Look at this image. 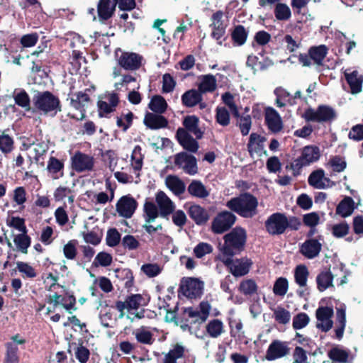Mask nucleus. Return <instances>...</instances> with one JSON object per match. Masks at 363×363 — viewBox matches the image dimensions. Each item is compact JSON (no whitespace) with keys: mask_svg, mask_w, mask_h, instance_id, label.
<instances>
[{"mask_svg":"<svg viewBox=\"0 0 363 363\" xmlns=\"http://www.w3.org/2000/svg\"><path fill=\"white\" fill-rule=\"evenodd\" d=\"M47 302L50 304H53L54 308L61 304L69 313H72V310L76 311V297L74 295L64 296L55 293L52 296H48Z\"/></svg>","mask_w":363,"mask_h":363,"instance_id":"18","label":"nucleus"},{"mask_svg":"<svg viewBox=\"0 0 363 363\" xmlns=\"http://www.w3.org/2000/svg\"><path fill=\"white\" fill-rule=\"evenodd\" d=\"M349 230V225L346 222H342L332 227V234L335 238H343L348 234Z\"/></svg>","mask_w":363,"mask_h":363,"instance_id":"64","label":"nucleus"},{"mask_svg":"<svg viewBox=\"0 0 363 363\" xmlns=\"http://www.w3.org/2000/svg\"><path fill=\"white\" fill-rule=\"evenodd\" d=\"M165 183L167 186L177 196H179L185 191L186 186L184 182L177 176H167Z\"/></svg>","mask_w":363,"mask_h":363,"instance_id":"33","label":"nucleus"},{"mask_svg":"<svg viewBox=\"0 0 363 363\" xmlns=\"http://www.w3.org/2000/svg\"><path fill=\"white\" fill-rule=\"evenodd\" d=\"M309 316L306 313H299L293 318V328L294 330H300L305 328L309 323Z\"/></svg>","mask_w":363,"mask_h":363,"instance_id":"59","label":"nucleus"},{"mask_svg":"<svg viewBox=\"0 0 363 363\" xmlns=\"http://www.w3.org/2000/svg\"><path fill=\"white\" fill-rule=\"evenodd\" d=\"M118 1V0H99L97 13L100 21H107L113 16Z\"/></svg>","mask_w":363,"mask_h":363,"instance_id":"23","label":"nucleus"},{"mask_svg":"<svg viewBox=\"0 0 363 363\" xmlns=\"http://www.w3.org/2000/svg\"><path fill=\"white\" fill-rule=\"evenodd\" d=\"M328 164L333 167V171L337 172H343L347 167L345 160L339 155L331 157Z\"/></svg>","mask_w":363,"mask_h":363,"instance_id":"63","label":"nucleus"},{"mask_svg":"<svg viewBox=\"0 0 363 363\" xmlns=\"http://www.w3.org/2000/svg\"><path fill=\"white\" fill-rule=\"evenodd\" d=\"M174 163L179 168L189 175H194L198 172L197 160L195 156L186 152H180L174 155Z\"/></svg>","mask_w":363,"mask_h":363,"instance_id":"5","label":"nucleus"},{"mask_svg":"<svg viewBox=\"0 0 363 363\" xmlns=\"http://www.w3.org/2000/svg\"><path fill=\"white\" fill-rule=\"evenodd\" d=\"M211 310V305L208 301H201L199 305V310L192 307L185 308L184 314L188 317H199L201 322H206Z\"/></svg>","mask_w":363,"mask_h":363,"instance_id":"24","label":"nucleus"},{"mask_svg":"<svg viewBox=\"0 0 363 363\" xmlns=\"http://www.w3.org/2000/svg\"><path fill=\"white\" fill-rule=\"evenodd\" d=\"M187 213L190 218L199 226L206 225L210 219L209 211L199 204L190 206Z\"/></svg>","mask_w":363,"mask_h":363,"instance_id":"20","label":"nucleus"},{"mask_svg":"<svg viewBox=\"0 0 363 363\" xmlns=\"http://www.w3.org/2000/svg\"><path fill=\"white\" fill-rule=\"evenodd\" d=\"M306 122L330 123L337 118L335 109L328 105H319L316 109L306 108L302 116Z\"/></svg>","mask_w":363,"mask_h":363,"instance_id":"3","label":"nucleus"},{"mask_svg":"<svg viewBox=\"0 0 363 363\" xmlns=\"http://www.w3.org/2000/svg\"><path fill=\"white\" fill-rule=\"evenodd\" d=\"M333 313V309L330 307H319L315 311V315L317 320L320 323H317L316 328L325 333L329 331L333 325V322L331 320Z\"/></svg>","mask_w":363,"mask_h":363,"instance_id":"14","label":"nucleus"},{"mask_svg":"<svg viewBox=\"0 0 363 363\" xmlns=\"http://www.w3.org/2000/svg\"><path fill=\"white\" fill-rule=\"evenodd\" d=\"M286 225V216L281 213L272 214L265 222L267 231L272 235L283 234Z\"/></svg>","mask_w":363,"mask_h":363,"instance_id":"9","label":"nucleus"},{"mask_svg":"<svg viewBox=\"0 0 363 363\" xmlns=\"http://www.w3.org/2000/svg\"><path fill=\"white\" fill-rule=\"evenodd\" d=\"M34 106L45 114L56 115L62 111V104L57 96L49 91H38L33 99Z\"/></svg>","mask_w":363,"mask_h":363,"instance_id":"1","label":"nucleus"},{"mask_svg":"<svg viewBox=\"0 0 363 363\" xmlns=\"http://www.w3.org/2000/svg\"><path fill=\"white\" fill-rule=\"evenodd\" d=\"M148 107L154 113L163 114L167 111V103L163 96L155 95L152 97Z\"/></svg>","mask_w":363,"mask_h":363,"instance_id":"39","label":"nucleus"},{"mask_svg":"<svg viewBox=\"0 0 363 363\" xmlns=\"http://www.w3.org/2000/svg\"><path fill=\"white\" fill-rule=\"evenodd\" d=\"M236 216L231 212L224 211L218 213L211 223V231L215 234H222L228 231L235 223Z\"/></svg>","mask_w":363,"mask_h":363,"instance_id":"4","label":"nucleus"},{"mask_svg":"<svg viewBox=\"0 0 363 363\" xmlns=\"http://www.w3.org/2000/svg\"><path fill=\"white\" fill-rule=\"evenodd\" d=\"M247 38V32L244 26L241 25L235 26L231 33V38L235 45L238 46L243 45L246 42Z\"/></svg>","mask_w":363,"mask_h":363,"instance_id":"45","label":"nucleus"},{"mask_svg":"<svg viewBox=\"0 0 363 363\" xmlns=\"http://www.w3.org/2000/svg\"><path fill=\"white\" fill-rule=\"evenodd\" d=\"M82 340H79L77 347L75 348V357L80 363H86L90 357V351L83 345Z\"/></svg>","mask_w":363,"mask_h":363,"instance_id":"53","label":"nucleus"},{"mask_svg":"<svg viewBox=\"0 0 363 363\" xmlns=\"http://www.w3.org/2000/svg\"><path fill=\"white\" fill-rule=\"evenodd\" d=\"M14 101L16 104L26 110H29L30 108V99L28 93L25 90H21L20 92L16 94L14 96Z\"/></svg>","mask_w":363,"mask_h":363,"instance_id":"57","label":"nucleus"},{"mask_svg":"<svg viewBox=\"0 0 363 363\" xmlns=\"http://www.w3.org/2000/svg\"><path fill=\"white\" fill-rule=\"evenodd\" d=\"M333 274L330 269L320 272L316 277L317 289L319 291H324L328 288L333 286Z\"/></svg>","mask_w":363,"mask_h":363,"instance_id":"30","label":"nucleus"},{"mask_svg":"<svg viewBox=\"0 0 363 363\" xmlns=\"http://www.w3.org/2000/svg\"><path fill=\"white\" fill-rule=\"evenodd\" d=\"M134 118L133 113L129 111L127 113L116 117V125L123 132H126L132 126Z\"/></svg>","mask_w":363,"mask_h":363,"instance_id":"50","label":"nucleus"},{"mask_svg":"<svg viewBox=\"0 0 363 363\" xmlns=\"http://www.w3.org/2000/svg\"><path fill=\"white\" fill-rule=\"evenodd\" d=\"M180 289L184 296L189 298H196L203 294V282L197 278H183Z\"/></svg>","mask_w":363,"mask_h":363,"instance_id":"6","label":"nucleus"},{"mask_svg":"<svg viewBox=\"0 0 363 363\" xmlns=\"http://www.w3.org/2000/svg\"><path fill=\"white\" fill-rule=\"evenodd\" d=\"M328 356L334 362L347 363L348 362L350 352L348 350L335 346L328 352Z\"/></svg>","mask_w":363,"mask_h":363,"instance_id":"38","label":"nucleus"},{"mask_svg":"<svg viewBox=\"0 0 363 363\" xmlns=\"http://www.w3.org/2000/svg\"><path fill=\"white\" fill-rule=\"evenodd\" d=\"M143 123L149 129L158 130L167 128L169 122L162 114L147 112L143 119Z\"/></svg>","mask_w":363,"mask_h":363,"instance_id":"21","label":"nucleus"},{"mask_svg":"<svg viewBox=\"0 0 363 363\" xmlns=\"http://www.w3.org/2000/svg\"><path fill=\"white\" fill-rule=\"evenodd\" d=\"M14 149V140L4 130L0 135V150L4 154L11 153Z\"/></svg>","mask_w":363,"mask_h":363,"instance_id":"49","label":"nucleus"},{"mask_svg":"<svg viewBox=\"0 0 363 363\" xmlns=\"http://www.w3.org/2000/svg\"><path fill=\"white\" fill-rule=\"evenodd\" d=\"M148 301L140 294H130L127 296L124 301H117L116 302V308L120 312V316L124 315V310L128 311L132 310H138L140 306H147Z\"/></svg>","mask_w":363,"mask_h":363,"instance_id":"8","label":"nucleus"},{"mask_svg":"<svg viewBox=\"0 0 363 363\" xmlns=\"http://www.w3.org/2000/svg\"><path fill=\"white\" fill-rule=\"evenodd\" d=\"M206 330L211 337L216 338L223 332V322L219 319L211 320L206 325Z\"/></svg>","mask_w":363,"mask_h":363,"instance_id":"44","label":"nucleus"},{"mask_svg":"<svg viewBox=\"0 0 363 363\" xmlns=\"http://www.w3.org/2000/svg\"><path fill=\"white\" fill-rule=\"evenodd\" d=\"M216 118L218 123L223 126H227L230 123V113L225 107L216 108Z\"/></svg>","mask_w":363,"mask_h":363,"instance_id":"60","label":"nucleus"},{"mask_svg":"<svg viewBox=\"0 0 363 363\" xmlns=\"http://www.w3.org/2000/svg\"><path fill=\"white\" fill-rule=\"evenodd\" d=\"M223 262L235 277H241L248 273V267L246 264L241 263L238 259L234 261L232 257L223 259Z\"/></svg>","mask_w":363,"mask_h":363,"instance_id":"27","label":"nucleus"},{"mask_svg":"<svg viewBox=\"0 0 363 363\" xmlns=\"http://www.w3.org/2000/svg\"><path fill=\"white\" fill-rule=\"evenodd\" d=\"M354 209V200L350 196H346L337 206L336 213L346 218L353 213Z\"/></svg>","mask_w":363,"mask_h":363,"instance_id":"34","label":"nucleus"},{"mask_svg":"<svg viewBox=\"0 0 363 363\" xmlns=\"http://www.w3.org/2000/svg\"><path fill=\"white\" fill-rule=\"evenodd\" d=\"M13 201L20 206V210L24 208V203L27 201V192L23 186H18L13 190Z\"/></svg>","mask_w":363,"mask_h":363,"instance_id":"54","label":"nucleus"},{"mask_svg":"<svg viewBox=\"0 0 363 363\" xmlns=\"http://www.w3.org/2000/svg\"><path fill=\"white\" fill-rule=\"evenodd\" d=\"M188 192L193 196L203 199L208 196L209 193L201 182L193 180L188 186Z\"/></svg>","mask_w":363,"mask_h":363,"instance_id":"41","label":"nucleus"},{"mask_svg":"<svg viewBox=\"0 0 363 363\" xmlns=\"http://www.w3.org/2000/svg\"><path fill=\"white\" fill-rule=\"evenodd\" d=\"M203 100V94L198 90L191 89L182 95V103L184 106L191 108Z\"/></svg>","mask_w":363,"mask_h":363,"instance_id":"28","label":"nucleus"},{"mask_svg":"<svg viewBox=\"0 0 363 363\" xmlns=\"http://www.w3.org/2000/svg\"><path fill=\"white\" fill-rule=\"evenodd\" d=\"M289 289V282L285 277H279L274 284L273 292L275 295L284 296Z\"/></svg>","mask_w":363,"mask_h":363,"instance_id":"55","label":"nucleus"},{"mask_svg":"<svg viewBox=\"0 0 363 363\" xmlns=\"http://www.w3.org/2000/svg\"><path fill=\"white\" fill-rule=\"evenodd\" d=\"M116 207L120 216L130 218L138 207V202L132 196L125 195L118 199Z\"/></svg>","mask_w":363,"mask_h":363,"instance_id":"12","label":"nucleus"},{"mask_svg":"<svg viewBox=\"0 0 363 363\" xmlns=\"http://www.w3.org/2000/svg\"><path fill=\"white\" fill-rule=\"evenodd\" d=\"M145 220L147 223L153 222L159 216L160 211L157 206L150 201L144 205Z\"/></svg>","mask_w":363,"mask_h":363,"instance_id":"48","label":"nucleus"},{"mask_svg":"<svg viewBox=\"0 0 363 363\" xmlns=\"http://www.w3.org/2000/svg\"><path fill=\"white\" fill-rule=\"evenodd\" d=\"M213 246L207 242H201L194 248V255L196 258L201 259L205 255L213 252Z\"/></svg>","mask_w":363,"mask_h":363,"instance_id":"56","label":"nucleus"},{"mask_svg":"<svg viewBox=\"0 0 363 363\" xmlns=\"http://www.w3.org/2000/svg\"><path fill=\"white\" fill-rule=\"evenodd\" d=\"M106 98L109 104L101 100L97 102L99 116L100 118L106 117L107 114L113 112L120 101L118 94L115 92L108 94Z\"/></svg>","mask_w":363,"mask_h":363,"instance_id":"19","label":"nucleus"},{"mask_svg":"<svg viewBox=\"0 0 363 363\" xmlns=\"http://www.w3.org/2000/svg\"><path fill=\"white\" fill-rule=\"evenodd\" d=\"M175 137L179 144L186 151L193 153L198 151L199 147L198 142L183 128L177 129Z\"/></svg>","mask_w":363,"mask_h":363,"instance_id":"16","label":"nucleus"},{"mask_svg":"<svg viewBox=\"0 0 363 363\" xmlns=\"http://www.w3.org/2000/svg\"><path fill=\"white\" fill-rule=\"evenodd\" d=\"M91 91L90 89H86L84 92L79 91L75 94L76 99H71V105L81 112H85V106L91 101L87 92Z\"/></svg>","mask_w":363,"mask_h":363,"instance_id":"31","label":"nucleus"},{"mask_svg":"<svg viewBox=\"0 0 363 363\" xmlns=\"http://www.w3.org/2000/svg\"><path fill=\"white\" fill-rule=\"evenodd\" d=\"M265 124L272 133H278L283 129V122L279 113L272 107L265 108Z\"/></svg>","mask_w":363,"mask_h":363,"instance_id":"15","label":"nucleus"},{"mask_svg":"<svg viewBox=\"0 0 363 363\" xmlns=\"http://www.w3.org/2000/svg\"><path fill=\"white\" fill-rule=\"evenodd\" d=\"M322 235H318L316 239H306L300 246V252L307 259H314L318 257L322 250Z\"/></svg>","mask_w":363,"mask_h":363,"instance_id":"13","label":"nucleus"},{"mask_svg":"<svg viewBox=\"0 0 363 363\" xmlns=\"http://www.w3.org/2000/svg\"><path fill=\"white\" fill-rule=\"evenodd\" d=\"M5 354L3 363H20L19 350L13 343H5Z\"/></svg>","mask_w":363,"mask_h":363,"instance_id":"37","label":"nucleus"},{"mask_svg":"<svg viewBox=\"0 0 363 363\" xmlns=\"http://www.w3.org/2000/svg\"><path fill=\"white\" fill-rule=\"evenodd\" d=\"M328 48L325 45L312 46L308 50V54L312 60L317 65H322L323 62L328 54Z\"/></svg>","mask_w":363,"mask_h":363,"instance_id":"35","label":"nucleus"},{"mask_svg":"<svg viewBox=\"0 0 363 363\" xmlns=\"http://www.w3.org/2000/svg\"><path fill=\"white\" fill-rule=\"evenodd\" d=\"M184 129L188 133H191L196 136V139H201L203 132L199 128V118L195 115L186 116L182 121Z\"/></svg>","mask_w":363,"mask_h":363,"instance_id":"25","label":"nucleus"},{"mask_svg":"<svg viewBox=\"0 0 363 363\" xmlns=\"http://www.w3.org/2000/svg\"><path fill=\"white\" fill-rule=\"evenodd\" d=\"M16 269L22 274V277L24 279H34L38 275L35 269L28 262H17Z\"/></svg>","mask_w":363,"mask_h":363,"instance_id":"46","label":"nucleus"},{"mask_svg":"<svg viewBox=\"0 0 363 363\" xmlns=\"http://www.w3.org/2000/svg\"><path fill=\"white\" fill-rule=\"evenodd\" d=\"M267 138L257 133H251V155L253 152H256L259 156L267 154L264 149V143Z\"/></svg>","mask_w":363,"mask_h":363,"instance_id":"36","label":"nucleus"},{"mask_svg":"<svg viewBox=\"0 0 363 363\" xmlns=\"http://www.w3.org/2000/svg\"><path fill=\"white\" fill-rule=\"evenodd\" d=\"M222 101L229 108L233 116L238 118L240 117V112L235 104L233 95L230 92H225L222 95Z\"/></svg>","mask_w":363,"mask_h":363,"instance_id":"52","label":"nucleus"},{"mask_svg":"<svg viewBox=\"0 0 363 363\" xmlns=\"http://www.w3.org/2000/svg\"><path fill=\"white\" fill-rule=\"evenodd\" d=\"M116 277L124 281V286L130 289L133 286L134 282V277L130 269H118L116 270Z\"/></svg>","mask_w":363,"mask_h":363,"instance_id":"47","label":"nucleus"},{"mask_svg":"<svg viewBox=\"0 0 363 363\" xmlns=\"http://www.w3.org/2000/svg\"><path fill=\"white\" fill-rule=\"evenodd\" d=\"M274 13L278 21H287L291 16L290 8L284 3H278L276 4Z\"/></svg>","mask_w":363,"mask_h":363,"instance_id":"51","label":"nucleus"},{"mask_svg":"<svg viewBox=\"0 0 363 363\" xmlns=\"http://www.w3.org/2000/svg\"><path fill=\"white\" fill-rule=\"evenodd\" d=\"M71 167L78 173L91 171L94 167V158L77 150L71 157Z\"/></svg>","mask_w":363,"mask_h":363,"instance_id":"7","label":"nucleus"},{"mask_svg":"<svg viewBox=\"0 0 363 363\" xmlns=\"http://www.w3.org/2000/svg\"><path fill=\"white\" fill-rule=\"evenodd\" d=\"M309 271L304 264L297 265L294 269L295 282L301 287H304L307 284Z\"/></svg>","mask_w":363,"mask_h":363,"instance_id":"43","label":"nucleus"},{"mask_svg":"<svg viewBox=\"0 0 363 363\" xmlns=\"http://www.w3.org/2000/svg\"><path fill=\"white\" fill-rule=\"evenodd\" d=\"M274 318L275 320L283 325L287 324L290 321V312L282 307H278L274 311Z\"/></svg>","mask_w":363,"mask_h":363,"instance_id":"58","label":"nucleus"},{"mask_svg":"<svg viewBox=\"0 0 363 363\" xmlns=\"http://www.w3.org/2000/svg\"><path fill=\"white\" fill-rule=\"evenodd\" d=\"M13 242L19 252L25 255L28 254V249L31 244V238L27 234V232L16 235Z\"/></svg>","mask_w":363,"mask_h":363,"instance_id":"40","label":"nucleus"},{"mask_svg":"<svg viewBox=\"0 0 363 363\" xmlns=\"http://www.w3.org/2000/svg\"><path fill=\"white\" fill-rule=\"evenodd\" d=\"M121 238V235L116 228H110L107 231L106 245L109 247H115L119 244Z\"/></svg>","mask_w":363,"mask_h":363,"instance_id":"62","label":"nucleus"},{"mask_svg":"<svg viewBox=\"0 0 363 363\" xmlns=\"http://www.w3.org/2000/svg\"><path fill=\"white\" fill-rule=\"evenodd\" d=\"M143 57L138 53L133 52H122L118 57V65L125 70H138L142 65Z\"/></svg>","mask_w":363,"mask_h":363,"instance_id":"10","label":"nucleus"},{"mask_svg":"<svg viewBox=\"0 0 363 363\" xmlns=\"http://www.w3.org/2000/svg\"><path fill=\"white\" fill-rule=\"evenodd\" d=\"M289 352V348L284 342L274 340L269 345L265 357L269 361H273L286 356Z\"/></svg>","mask_w":363,"mask_h":363,"instance_id":"22","label":"nucleus"},{"mask_svg":"<svg viewBox=\"0 0 363 363\" xmlns=\"http://www.w3.org/2000/svg\"><path fill=\"white\" fill-rule=\"evenodd\" d=\"M223 255L233 257L237 252L243 250L246 242V232L242 228L236 227L224 236Z\"/></svg>","mask_w":363,"mask_h":363,"instance_id":"2","label":"nucleus"},{"mask_svg":"<svg viewBox=\"0 0 363 363\" xmlns=\"http://www.w3.org/2000/svg\"><path fill=\"white\" fill-rule=\"evenodd\" d=\"M216 89V79L212 74L203 76L198 90L203 94L206 92H213Z\"/></svg>","mask_w":363,"mask_h":363,"instance_id":"42","label":"nucleus"},{"mask_svg":"<svg viewBox=\"0 0 363 363\" xmlns=\"http://www.w3.org/2000/svg\"><path fill=\"white\" fill-rule=\"evenodd\" d=\"M63 160H60L55 157H50L48 162L47 169L52 174H57L64 169Z\"/></svg>","mask_w":363,"mask_h":363,"instance_id":"61","label":"nucleus"},{"mask_svg":"<svg viewBox=\"0 0 363 363\" xmlns=\"http://www.w3.org/2000/svg\"><path fill=\"white\" fill-rule=\"evenodd\" d=\"M306 165L318 161L320 157V149L317 146L308 145L303 147L300 156Z\"/></svg>","mask_w":363,"mask_h":363,"instance_id":"32","label":"nucleus"},{"mask_svg":"<svg viewBox=\"0 0 363 363\" xmlns=\"http://www.w3.org/2000/svg\"><path fill=\"white\" fill-rule=\"evenodd\" d=\"M345 79L351 89L352 94H357L362 91L363 76L358 71L354 70L351 73H345Z\"/></svg>","mask_w":363,"mask_h":363,"instance_id":"29","label":"nucleus"},{"mask_svg":"<svg viewBox=\"0 0 363 363\" xmlns=\"http://www.w3.org/2000/svg\"><path fill=\"white\" fill-rule=\"evenodd\" d=\"M226 206L240 216L247 217L250 213V193L245 192L232 198L226 203Z\"/></svg>","mask_w":363,"mask_h":363,"instance_id":"11","label":"nucleus"},{"mask_svg":"<svg viewBox=\"0 0 363 363\" xmlns=\"http://www.w3.org/2000/svg\"><path fill=\"white\" fill-rule=\"evenodd\" d=\"M155 201L160 211V216L168 219L175 210V205L167 194L160 191L156 194Z\"/></svg>","mask_w":363,"mask_h":363,"instance_id":"17","label":"nucleus"},{"mask_svg":"<svg viewBox=\"0 0 363 363\" xmlns=\"http://www.w3.org/2000/svg\"><path fill=\"white\" fill-rule=\"evenodd\" d=\"M324 182H330V179L325 177V171L323 169H318L313 171L308 178V183L315 189H322L327 188Z\"/></svg>","mask_w":363,"mask_h":363,"instance_id":"26","label":"nucleus"}]
</instances>
